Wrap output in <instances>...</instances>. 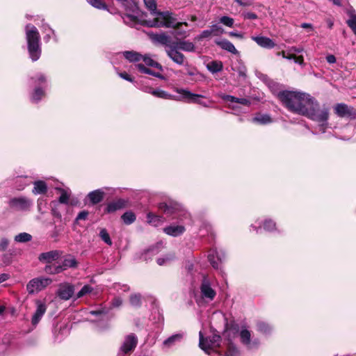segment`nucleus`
<instances>
[{"mask_svg":"<svg viewBox=\"0 0 356 356\" xmlns=\"http://www.w3.org/2000/svg\"><path fill=\"white\" fill-rule=\"evenodd\" d=\"M252 122L259 123L261 124H266L270 123L272 122V120L270 117L268 115H259L256 117H254L252 119Z\"/></svg>","mask_w":356,"mask_h":356,"instance_id":"41","label":"nucleus"},{"mask_svg":"<svg viewBox=\"0 0 356 356\" xmlns=\"http://www.w3.org/2000/svg\"><path fill=\"white\" fill-rule=\"evenodd\" d=\"M138 344V338L135 334L131 333L124 337L120 348L131 354Z\"/></svg>","mask_w":356,"mask_h":356,"instance_id":"13","label":"nucleus"},{"mask_svg":"<svg viewBox=\"0 0 356 356\" xmlns=\"http://www.w3.org/2000/svg\"><path fill=\"white\" fill-rule=\"evenodd\" d=\"M224 258L225 254L223 252L220 251L218 252L216 250L214 249L211 250L208 254V259L210 264L216 269L220 268V264L222 263Z\"/></svg>","mask_w":356,"mask_h":356,"instance_id":"14","label":"nucleus"},{"mask_svg":"<svg viewBox=\"0 0 356 356\" xmlns=\"http://www.w3.org/2000/svg\"><path fill=\"white\" fill-rule=\"evenodd\" d=\"M56 190L60 193V196L58 200L59 202L65 204H68L70 196V193L67 190L61 188H56Z\"/></svg>","mask_w":356,"mask_h":356,"instance_id":"39","label":"nucleus"},{"mask_svg":"<svg viewBox=\"0 0 356 356\" xmlns=\"http://www.w3.org/2000/svg\"><path fill=\"white\" fill-rule=\"evenodd\" d=\"M77 264L78 263L76 259L72 256H69L63 260L61 266L63 270H65L69 268H76Z\"/></svg>","mask_w":356,"mask_h":356,"instance_id":"34","label":"nucleus"},{"mask_svg":"<svg viewBox=\"0 0 356 356\" xmlns=\"http://www.w3.org/2000/svg\"><path fill=\"white\" fill-rule=\"evenodd\" d=\"M99 236L102 241H104L108 245H112V241L110 236L106 229L103 228L100 230Z\"/></svg>","mask_w":356,"mask_h":356,"instance_id":"45","label":"nucleus"},{"mask_svg":"<svg viewBox=\"0 0 356 356\" xmlns=\"http://www.w3.org/2000/svg\"><path fill=\"white\" fill-rule=\"evenodd\" d=\"M220 22L228 27H232L234 25V19L227 16L222 17Z\"/></svg>","mask_w":356,"mask_h":356,"instance_id":"55","label":"nucleus"},{"mask_svg":"<svg viewBox=\"0 0 356 356\" xmlns=\"http://www.w3.org/2000/svg\"><path fill=\"white\" fill-rule=\"evenodd\" d=\"M211 35H213L209 29H207L203 31L197 38L196 39L198 40H202L204 38H210Z\"/></svg>","mask_w":356,"mask_h":356,"instance_id":"56","label":"nucleus"},{"mask_svg":"<svg viewBox=\"0 0 356 356\" xmlns=\"http://www.w3.org/2000/svg\"><path fill=\"white\" fill-rule=\"evenodd\" d=\"M51 282V279L48 277L33 278L26 284V290L29 294H34L44 289Z\"/></svg>","mask_w":356,"mask_h":356,"instance_id":"7","label":"nucleus"},{"mask_svg":"<svg viewBox=\"0 0 356 356\" xmlns=\"http://www.w3.org/2000/svg\"><path fill=\"white\" fill-rule=\"evenodd\" d=\"M74 293V286L69 282H63L58 285L56 296L62 300H70Z\"/></svg>","mask_w":356,"mask_h":356,"instance_id":"10","label":"nucleus"},{"mask_svg":"<svg viewBox=\"0 0 356 356\" xmlns=\"http://www.w3.org/2000/svg\"><path fill=\"white\" fill-rule=\"evenodd\" d=\"M183 337V334L181 333L173 334L163 341V346L168 348L172 347L176 343L181 341Z\"/></svg>","mask_w":356,"mask_h":356,"instance_id":"29","label":"nucleus"},{"mask_svg":"<svg viewBox=\"0 0 356 356\" xmlns=\"http://www.w3.org/2000/svg\"><path fill=\"white\" fill-rule=\"evenodd\" d=\"M130 303L134 307H140L141 305V296L140 294H132L129 298Z\"/></svg>","mask_w":356,"mask_h":356,"instance_id":"47","label":"nucleus"},{"mask_svg":"<svg viewBox=\"0 0 356 356\" xmlns=\"http://www.w3.org/2000/svg\"><path fill=\"white\" fill-rule=\"evenodd\" d=\"M118 74H119V76H120L122 79H125V80H127V81H130V82H132V81H133L132 78H131V76H129L127 72H120V73H119Z\"/></svg>","mask_w":356,"mask_h":356,"instance_id":"64","label":"nucleus"},{"mask_svg":"<svg viewBox=\"0 0 356 356\" xmlns=\"http://www.w3.org/2000/svg\"><path fill=\"white\" fill-rule=\"evenodd\" d=\"M210 30L213 35H219L224 31L223 29L218 24L212 25L210 27Z\"/></svg>","mask_w":356,"mask_h":356,"instance_id":"54","label":"nucleus"},{"mask_svg":"<svg viewBox=\"0 0 356 356\" xmlns=\"http://www.w3.org/2000/svg\"><path fill=\"white\" fill-rule=\"evenodd\" d=\"M142 60L144 61L147 66L156 67L159 69L160 70H163L162 66L159 63L154 60L152 58H150L148 56H143Z\"/></svg>","mask_w":356,"mask_h":356,"instance_id":"40","label":"nucleus"},{"mask_svg":"<svg viewBox=\"0 0 356 356\" xmlns=\"http://www.w3.org/2000/svg\"><path fill=\"white\" fill-rule=\"evenodd\" d=\"M63 270H63V267L61 266V265L55 266V265L49 264V265H47L44 268V271L47 274H51V275L58 274V273L63 272Z\"/></svg>","mask_w":356,"mask_h":356,"instance_id":"37","label":"nucleus"},{"mask_svg":"<svg viewBox=\"0 0 356 356\" xmlns=\"http://www.w3.org/2000/svg\"><path fill=\"white\" fill-rule=\"evenodd\" d=\"M126 205V202L124 200L119 199L116 201L108 203L106 208L107 213H113L118 210L124 208Z\"/></svg>","mask_w":356,"mask_h":356,"instance_id":"22","label":"nucleus"},{"mask_svg":"<svg viewBox=\"0 0 356 356\" xmlns=\"http://www.w3.org/2000/svg\"><path fill=\"white\" fill-rule=\"evenodd\" d=\"M93 289L89 285H84L82 289L77 293L76 298H80L90 293Z\"/></svg>","mask_w":356,"mask_h":356,"instance_id":"46","label":"nucleus"},{"mask_svg":"<svg viewBox=\"0 0 356 356\" xmlns=\"http://www.w3.org/2000/svg\"><path fill=\"white\" fill-rule=\"evenodd\" d=\"M112 288L115 290L118 293L120 291L127 292L129 291L130 288L127 284H121L120 283H114Z\"/></svg>","mask_w":356,"mask_h":356,"instance_id":"48","label":"nucleus"},{"mask_svg":"<svg viewBox=\"0 0 356 356\" xmlns=\"http://www.w3.org/2000/svg\"><path fill=\"white\" fill-rule=\"evenodd\" d=\"M251 39L259 46L265 49H273L275 47L274 41L265 36H252Z\"/></svg>","mask_w":356,"mask_h":356,"instance_id":"16","label":"nucleus"},{"mask_svg":"<svg viewBox=\"0 0 356 356\" xmlns=\"http://www.w3.org/2000/svg\"><path fill=\"white\" fill-rule=\"evenodd\" d=\"M179 50L172 43L165 48V52L168 57L177 65H182L184 64L186 58Z\"/></svg>","mask_w":356,"mask_h":356,"instance_id":"11","label":"nucleus"},{"mask_svg":"<svg viewBox=\"0 0 356 356\" xmlns=\"http://www.w3.org/2000/svg\"><path fill=\"white\" fill-rule=\"evenodd\" d=\"M216 44L220 46L222 49L232 53L234 54H236L238 51L235 48L234 45L226 39L221 40L220 41L216 42Z\"/></svg>","mask_w":356,"mask_h":356,"instance_id":"26","label":"nucleus"},{"mask_svg":"<svg viewBox=\"0 0 356 356\" xmlns=\"http://www.w3.org/2000/svg\"><path fill=\"white\" fill-rule=\"evenodd\" d=\"M222 98L227 102H236L245 106H249L250 104V100L246 98H238L228 95H224Z\"/></svg>","mask_w":356,"mask_h":356,"instance_id":"32","label":"nucleus"},{"mask_svg":"<svg viewBox=\"0 0 356 356\" xmlns=\"http://www.w3.org/2000/svg\"><path fill=\"white\" fill-rule=\"evenodd\" d=\"M277 55H281L284 58H286V59H288V60H292L293 58H295V55L294 54H286L284 51H282L281 52H278Z\"/></svg>","mask_w":356,"mask_h":356,"instance_id":"63","label":"nucleus"},{"mask_svg":"<svg viewBox=\"0 0 356 356\" xmlns=\"http://www.w3.org/2000/svg\"><path fill=\"white\" fill-rule=\"evenodd\" d=\"M136 67L141 72L147 74H150L153 76L157 77L161 79H164V76L159 72H155L152 70L147 68L144 65L139 63L136 65Z\"/></svg>","mask_w":356,"mask_h":356,"instance_id":"28","label":"nucleus"},{"mask_svg":"<svg viewBox=\"0 0 356 356\" xmlns=\"http://www.w3.org/2000/svg\"><path fill=\"white\" fill-rule=\"evenodd\" d=\"M243 17L247 19H255L257 18V15L252 12H247L243 13Z\"/></svg>","mask_w":356,"mask_h":356,"instance_id":"62","label":"nucleus"},{"mask_svg":"<svg viewBox=\"0 0 356 356\" xmlns=\"http://www.w3.org/2000/svg\"><path fill=\"white\" fill-rule=\"evenodd\" d=\"M108 310L109 309L106 307H102L97 310H92L90 313L92 315L97 316L100 314H106L108 313Z\"/></svg>","mask_w":356,"mask_h":356,"instance_id":"59","label":"nucleus"},{"mask_svg":"<svg viewBox=\"0 0 356 356\" xmlns=\"http://www.w3.org/2000/svg\"><path fill=\"white\" fill-rule=\"evenodd\" d=\"M174 258H175V254H170L166 255L164 257L159 258L157 259V264L159 266H162V265L166 264L167 262L172 261Z\"/></svg>","mask_w":356,"mask_h":356,"instance_id":"51","label":"nucleus"},{"mask_svg":"<svg viewBox=\"0 0 356 356\" xmlns=\"http://www.w3.org/2000/svg\"><path fill=\"white\" fill-rule=\"evenodd\" d=\"M146 8L151 12V13L155 15V17H158V13L160 12L156 11V2L155 0H143Z\"/></svg>","mask_w":356,"mask_h":356,"instance_id":"36","label":"nucleus"},{"mask_svg":"<svg viewBox=\"0 0 356 356\" xmlns=\"http://www.w3.org/2000/svg\"><path fill=\"white\" fill-rule=\"evenodd\" d=\"M200 292L203 298L213 300L216 295V291L211 287L209 279L204 276L200 286Z\"/></svg>","mask_w":356,"mask_h":356,"instance_id":"12","label":"nucleus"},{"mask_svg":"<svg viewBox=\"0 0 356 356\" xmlns=\"http://www.w3.org/2000/svg\"><path fill=\"white\" fill-rule=\"evenodd\" d=\"M44 96L43 90L40 88H36L31 96V99L34 102H39Z\"/></svg>","mask_w":356,"mask_h":356,"instance_id":"44","label":"nucleus"},{"mask_svg":"<svg viewBox=\"0 0 356 356\" xmlns=\"http://www.w3.org/2000/svg\"><path fill=\"white\" fill-rule=\"evenodd\" d=\"M239 335L241 343L248 346L249 348H252L254 345L257 346L258 342L256 340L252 343L251 342V333L250 331L247 328L243 327L239 333Z\"/></svg>","mask_w":356,"mask_h":356,"instance_id":"17","label":"nucleus"},{"mask_svg":"<svg viewBox=\"0 0 356 356\" xmlns=\"http://www.w3.org/2000/svg\"><path fill=\"white\" fill-rule=\"evenodd\" d=\"M35 304L37 308L31 318V323L34 326L38 325L47 310L46 304L41 300H37Z\"/></svg>","mask_w":356,"mask_h":356,"instance_id":"15","label":"nucleus"},{"mask_svg":"<svg viewBox=\"0 0 356 356\" xmlns=\"http://www.w3.org/2000/svg\"><path fill=\"white\" fill-rule=\"evenodd\" d=\"M12 206L17 209L26 210L31 206V202L24 197L15 198L11 201Z\"/></svg>","mask_w":356,"mask_h":356,"instance_id":"20","label":"nucleus"},{"mask_svg":"<svg viewBox=\"0 0 356 356\" xmlns=\"http://www.w3.org/2000/svg\"><path fill=\"white\" fill-rule=\"evenodd\" d=\"M264 229L268 232H271L275 229V222L272 220H266L264 222Z\"/></svg>","mask_w":356,"mask_h":356,"instance_id":"52","label":"nucleus"},{"mask_svg":"<svg viewBox=\"0 0 356 356\" xmlns=\"http://www.w3.org/2000/svg\"><path fill=\"white\" fill-rule=\"evenodd\" d=\"M149 36L154 42L165 45L166 47L170 45V38L164 33L160 34L151 33Z\"/></svg>","mask_w":356,"mask_h":356,"instance_id":"24","label":"nucleus"},{"mask_svg":"<svg viewBox=\"0 0 356 356\" xmlns=\"http://www.w3.org/2000/svg\"><path fill=\"white\" fill-rule=\"evenodd\" d=\"M123 55L129 62H138L142 60L143 55L134 51H126L123 52Z\"/></svg>","mask_w":356,"mask_h":356,"instance_id":"31","label":"nucleus"},{"mask_svg":"<svg viewBox=\"0 0 356 356\" xmlns=\"http://www.w3.org/2000/svg\"><path fill=\"white\" fill-rule=\"evenodd\" d=\"M172 16L175 19V22L173 24V26L170 27V28H174L175 29V31L173 33V34L175 35H176V36L186 37V31H181L179 29V28H180V26L182 24H184L185 26H188V23L187 22H184V23H182V22H177V19L173 16L172 14Z\"/></svg>","mask_w":356,"mask_h":356,"instance_id":"33","label":"nucleus"},{"mask_svg":"<svg viewBox=\"0 0 356 356\" xmlns=\"http://www.w3.org/2000/svg\"><path fill=\"white\" fill-rule=\"evenodd\" d=\"M121 6L125 11L122 17L124 22L130 26L136 27L138 25H142L156 28L170 27L175 22L172 13L169 11L158 13V17L152 20H145L143 13L133 0H122Z\"/></svg>","mask_w":356,"mask_h":356,"instance_id":"1","label":"nucleus"},{"mask_svg":"<svg viewBox=\"0 0 356 356\" xmlns=\"http://www.w3.org/2000/svg\"><path fill=\"white\" fill-rule=\"evenodd\" d=\"M25 31L30 57L33 61H36L41 54L39 32L35 26L30 24L26 26Z\"/></svg>","mask_w":356,"mask_h":356,"instance_id":"4","label":"nucleus"},{"mask_svg":"<svg viewBox=\"0 0 356 356\" xmlns=\"http://www.w3.org/2000/svg\"><path fill=\"white\" fill-rule=\"evenodd\" d=\"M33 185L32 192L35 195L45 193L47 191V186L43 181H36L33 183Z\"/></svg>","mask_w":356,"mask_h":356,"instance_id":"30","label":"nucleus"},{"mask_svg":"<svg viewBox=\"0 0 356 356\" xmlns=\"http://www.w3.org/2000/svg\"><path fill=\"white\" fill-rule=\"evenodd\" d=\"M302 115L306 116L308 118L320 123V130L325 132L329 118L328 108L323 107L322 108H319L318 102L312 97L306 108L305 113H302Z\"/></svg>","mask_w":356,"mask_h":356,"instance_id":"3","label":"nucleus"},{"mask_svg":"<svg viewBox=\"0 0 356 356\" xmlns=\"http://www.w3.org/2000/svg\"><path fill=\"white\" fill-rule=\"evenodd\" d=\"M147 217L148 222L155 227L159 226L163 222V218L162 216L154 215L152 213H149Z\"/></svg>","mask_w":356,"mask_h":356,"instance_id":"35","label":"nucleus"},{"mask_svg":"<svg viewBox=\"0 0 356 356\" xmlns=\"http://www.w3.org/2000/svg\"><path fill=\"white\" fill-rule=\"evenodd\" d=\"M277 97L289 111L301 115L305 113L306 108L312 99L307 93L290 90L279 92Z\"/></svg>","mask_w":356,"mask_h":356,"instance_id":"2","label":"nucleus"},{"mask_svg":"<svg viewBox=\"0 0 356 356\" xmlns=\"http://www.w3.org/2000/svg\"><path fill=\"white\" fill-rule=\"evenodd\" d=\"M207 68L210 72L215 74L222 70L223 65L221 61L213 60L207 63Z\"/></svg>","mask_w":356,"mask_h":356,"instance_id":"27","label":"nucleus"},{"mask_svg":"<svg viewBox=\"0 0 356 356\" xmlns=\"http://www.w3.org/2000/svg\"><path fill=\"white\" fill-rule=\"evenodd\" d=\"M163 231L166 234L175 237L182 234L185 227L182 225H170L165 227Z\"/></svg>","mask_w":356,"mask_h":356,"instance_id":"21","label":"nucleus"},{"mask_svg":"<svg viewBox=\"0 0 356 356\" xmlns=\"http://www.w3.org/2000/svg\"><path fill=\"white\" fill-rule=\"evenodd\" d=\"M60 256V252L58 250H51L43 252L39 255L38 259L42 262L50 264L57 260Z\"/></svg>","mask_w":356,"mask_h":356,"instance_id":"18","label":"nucleus"},{"mask_svg":"<svg viewBox=\"0 0 356 356\" xmlns=\"http://www.w3.org/2000/svg\"><path fill=\"white\" fill-rule=\"evenodd\" d=\"M44 31L46 32L45 35L44 36V40L46 42H48L51 37V35H54V31L48 25L44 26Z\"/></svg>","mask_w":356,"mask_h":356,"instance_id":"53","label":"nucleus"},{"mask_svg":"<svg viewBox=\"0 0 356 356\" xmlns=\"http://www.w3.org/2000/svg\"><path fill=\"white\" fill-rule=\"evenodd\" d=\"M176 91L177 93L181 95L180 97L177 99V100H184L188 103H195L200 104L205 107L207 106V105L204 102L200 99V98L204 97V96L202 95L194 94L187 90L182 88H177Z\"/></svg>","mask_w":356,"mask_h":356,"instance_id":"8","label":"nucleus"},{"mask_svg":"<svg viewBox=\"0 0 356 356\" xmlns=\"http://www.w3.org/2000/svg\"><path fill=\"white\" fill-rule=\"evenodd\" d=\"M89 213L87 211H81L76 218V221L81 220H86L88 216Z\"/></svg>","mask_w":356,"mask_h":356,"instance_id":"61","label":"nucleus"},{"mask_svg":"<svg viewBox=\"0 0 356 356\" xmlns=\"http://www.w3.org/2000/svg\"><path fill=\"white\" fill-rule=\"evenodd\" d=\"M87 1L93 7L98 9H106V6L102 0H87Z\"/></svg>","mask_w":356,"mask_h":356,"instance_id":"49","label":"nucleus"},{"mask_svg":"<svg viewBox=\"0 0 356 356\" xmlns=\"http://www.w3.org/2000/svg\"><path fill=\"white\" fill-rule=\"evenodd\" d=\"M257 330L261 333L268 334L271 332L272 327L266 322L259 321L257 323Z\"/></svg>","mask_w":356,"mask_h":356,"instance_id":"38","label":"nucleus"},{"mask_svg":"<svg viewBox=\"0 0 356 356\" xmlns=\"http://www.w3.org/2000/svg\"><path fill=\"white\" fill-rule=\"evenodd\" d=\"M334 113L340 118H356V110L346 104H337L334 107Z\"/></svg>","mask_w":356,"mask_h":356,"instance_id":"9","label":"nucleus"},{"mask_svg":"<svg viewBox=\"0 0 356 356\" xmlns=\"http://www.w3.org/2000/svg\"><path fill=\"white\" fill-rule=\"evenodd\" d=\"M162 248H163V243L162 242L157 243L155 246H153V247L149 248L147 251V253L152 252L153 254H157L158 252H159V251L161 250V249Z\"/></svg>","mask_w":356,"mask_h":356,"instance_id":"57","label":"nucleus"},{"mask_svg":"<svg viewBox=\"0 0 356 356\" xmlns=\"http://www.w3.org/2000/svg\"><path fill=\"white\" fill-rule=\"evenodd\" d=\"M140 89L143 91H144L147 93L152 94V95H154L156 97H159V98H162V99H172V96L171 95L167 93L165 91L162 90H159V89L154 90V89H152V88L147 87V86L141 87Z\"/></svg>","mask_w":356,"mask_h":356,"instance_id":"19","label":"nucleus"},{"mask_svg":"<svg viewBox=\"0 0 356 356\" xmlns=\"http://www.w3.org/2000/svg\"><path fill=\"white\" fill-rule=\"evenodd\" d=\"M347 24L356 35V15H351L350 18L347 20Z\"/></svg>","mask_w":356,"mask_h":356,"instance_id":"50","label":"nucleus"},{"mask_svg":"<svg viewBox=\"0 0 356 356\" xmlns=\"http://www.w3.org/2000/svg\"><path fill=\"white\" fill-rule=\"evenodd\" d=\"M199 346L206 353L210 354L211 351H216V348L220 347L221 337L219 334L213 333L212 336L204 338L202 332H199Z\"/></svg>","mask_w":356,"mask_h":356,"instance_id":"5","label":"nucleus"},{"mask_svg":"<svg viewBox=\"0 0 356 356\" xmlns=\"http://www.w3.org/2000/svg\"><path fill=\"white\" fill-rule=\"evenodd\" d=\"M9 245L8 239L2 238L0 240V251H5Z\"/></svg>","mask_w":356,"mask_h":356,"instance_id":"60","label":"nucleus"},{"mask_svg":"<svg viewBox=\"0 0 356 356\" xmlns=\"http://www.w3.org/2000/svg\"><path fill=\"white\" fill-rule=\"evenodd\" d=\"M178 49L192 52L195 51V45L193 42L186 40H179L172 42Z\"/></svg>","mask_w":356,"mask_h":356,"instance_id":"23","label":"nucleus"},{"mask_svg":"<svg viewBox=\"0 0 356 356\" xmlns=\"http://www.w3.org/2000/svg\"><path fill=\"white\" fill-rule=\"evenodd\" d=\"M31 239L32 236L26 232L20 233L15 236V241L17 243H26Z\"/></svg>","mask_w":356,"mask_h":356,"instance_id":"42","label":"nucleus"},{"mask_svg":"<svg viewBox=\"0 0 356 356\" xmlns=\"http://www.w3.org/2000/svg\"><path fill=\"white\" fill-rule=\"evenodd\" d=\"M159 209L162 210L164 213L168 216H172L173 219L186 218L187 213L181 209V205L175 202L160 203Z\"/></svg>","mask_w":356,"mask_h":356,"instance_id":"6","label":"nucleus"},{"mask_svg":"<svg viewBox=\"0 0 356 356\" xmlns=\"http://www.w3.org/2000/svg\"><path fill=\"white\" fill-rule=\"evenodd\" d=\"M122 219L126 225H130L136 220V216L133 212L127 211L122 216Z\"/></svg>","mask_w":356,"mask_h":356,"instance_id":"43","label":"nucleus"},{"mask_svg":"<svg viewBox=\"0 0 356 356\" xmlns=\"http://www.w3.org/2000/svg\"><path fill=\"white\" fill-rule=\"evenodd\" d=\"M122 305V300L121 298L116 296L111 302V308L119 307Z\"/></svg>","mask_w":356,"mask_h":356,"instance_id":"58","label":"nucleus"},{"mask_svg":"<svg viewBox=\"0 0 356 356\" xmlns=\"http://www.w3.org/2000/svg\"><path fill=\"white\" fill-rule=\"evenodd\" d=\"M104 193L100 189L93 191L88 193V197L92 204H96L102 201Z\"/></svg>","mask_w":356,"mask_h":356,"instance_id":"25","label":"nucleus"}]
</instances>
